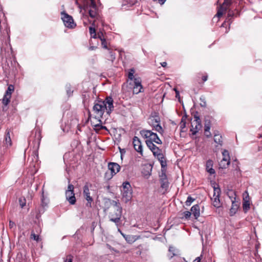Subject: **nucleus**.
<instances>
[{
  "mask_svg": "<svg viewBox=\"0 0 262 262\" xmlns=\"http://www.w3.org/2000/svg\"><path fill=\"white\" fill-rule=\"evenodd\" d=\"M114 100L111 97H107L104 100L96 101L93 107L94 113L98 116L102 117L106 111L107 114L110 115L114 110Z\"/></svg>",
  "mask_w": 262,
  "mask_h": 262,
  "instance_id": "obj_1",
  "label": "nucleus"
},
{
  "mask_svg": "<svg viewBox=\"0 0 262 262\" xmlns=\"http://www.w3.org/2000/svg\"><path fill=\"white\" fill-rule=\"evenodd\" d=\"M108 200L113 206L108 214L109 221L114 223L117 227H119L122 222V208L119 202L114 200Z\"/></svg>",
  "mask_w": 262,
  "mask_h": 262,
  "instance_id": "obj_2",
  "label": "nucleus"
},
{
  "mask_svg": "<svg viewBox=\"0 0 262 262\" xmlns=\"http://www.w3.org/2000/svg\"><path fill=\"white\" fill-rule=\"evenodd\" d=\"M41 138V131L39 128L35 127V129L32 131L28 140L29 145L33 146V152L37 156H38L36 154L37 151L39 148Z\"/></svg>",
  "mask_w": 262,
  "mask_h": 262,
  "instance_id": "obj_3",
  "label": "nucleus"
},
{
  "mask_svg": "<svg viewBox=\"0 0 262 262\" xmlns=\"http://www.w3.org/2000/svg\"><path fill=\"white\" fill-rule=\"evenodd\" d=\"M122 200L125 203H127L132 198V187L128 182H123L121 188Z\"/></svg>",
  "mask_w": 262,
  "mask_h": 262,
  "instance_id": "obj_4",
  "label": "nucleus"
},
{
  "mask_svg": "<svg viewBox=\"0 0 262 262\" xmlns=\"http://www.w3.org/2000/svg\"><path fill=\"white\" fill-rule=\"evenodd\" d=\"M141 136L144 138H149V139L146 141H152V143L154 142L157 144H161L162 141L158 137L156 133H154L149 130H142L140 132Z\"/></svg>",
  "mask_w": 262,
  "mask_h": 262,
  "instance_id": "obj_5",
  "label": "nucleus"
},
{
  "mask_svg": "<svg viewBox=\"0 0 262 262\" xmlns=\"http://www.w3.org/2000/svg\"><path fill=\"white\" fill-rule=\"evenodd\" d=\"M74 189V185L71 184H69L68 186V189L66 191V200L71 205H74L76 202Z\"/></svg>",
  "mask_w": 262,
  "mask_h": 262,
  "instance_id": "obj_6",
  "label": "nucleus"
},
{
  "mask_svg": "<svg viewBox=\"0 0 262 262\" xmlns=\"http://www.w3.org/2000/svg\"><path fill=\"white\" fill-rule=\"evenodd\" d=\"M62 19L64 23V25L69 28H73L76 26V24L74 23L73 17L66 13L65 12H61Z\"/></svg>",
  "mask_w": 262,
  "mask_h": 262,
  "instance_id": "obj_7",
  "label": "nucleus"
},
{
  "mask_svg": "<svg viewBox=\"0 0 262 262\" xmlns=\"http://www.w3.org/2000/svg\"><path fill=\"white\" fill-rule=\"evenodd\" d=\"M221 194V189L219 187H214V193L213 197L211 198L212 204L215 207H219L221 205L220 196Z\"/></svg>",
  "mask_w": 262,
  "mask_h": 262,
  "instance_id": "obj_8",
  "label": "nucleus"
},
{
  "mask_svg": "<svg viewBox=\"0 0 262 262\" xmlns=\"http://www.w3.org/2000/svg\"><path fill=\"white\" fill-rule=\"evenodd\" d=\"M231 4V0H225L223 4L221 5L219 8L216 15L219 17L222 16L223 13L227 10Z\"/></svg>",
  "mask_w": 262,
  "mask_h": 262,
  "instance_id": "obj_9",
  "label": "nucleus"
},
{
  "mask_svg": "<svg viewBox=\"0 0 262 262\" xmlns=\"http://www.w3.org/2000/svg\"><path fill=\"white\" fill-rule=\"evenodd\" d=\"M194 118L195 119L191 122L192 128L190 129L193 135L196 134L202 127L200 118L195 116Z\"/></svg>",
  "mask_w": 262,
  "mask_h": 262,
  "instance_id": "obj_10",
  "label": "nucleus"
},
{
  "mask_svg": "<svg viewBox=\"0 0 262 262\" xmlns=\"http://www.w3.org/2000/svg\"><path fill=\"white\" fill-rule=\"evenodd\" d=\"M228 195L232 201V206L230 209V214L231 216H233L237 212L239 206V203L238 201H235V197L229 195V193Z\"/></svg>",
  "mask_w": 262,
  "mask_h": 262,
  "instance_id": "obj_11",
  "label": "nucleus"
},
{
  "mask_svg": "<svg viewBox=\"0 0 262 262\" xmlns=\"http://www.w3.org/2000/svg\"><path fill=\"white\" fill-rule=\"evenodd\" d=\"M159 177L161 187L165 190H167L169 187V182L166 175V172H164L163 171L162 173H160Z\"/></svg>",
  "mask_w": 262,
  "mask_h": 262,
  "instance_id": "obj_12",
  "label": "nucleus"
},
{
  "mask_svg": "<svg viewBox=\"0 0 262 262\" xmlns=\"http://www.w3.org/2000/svg\"><path fill=\"white\" fill-rule=\"evenodd\" d=\"M134 147L135 149L140 153L141 155H143V150H142V146L141 144V142L140 140L136 136H135L133 138V141Z\"/></svg>",
  "mask_w": 262,
  "mask_h": 262,
  "instance_id": "obj_13",
  "label": "nucleus"
},
{
  "mask_svg": "<svg viewBox=\"0 0 262 262\" xmlns=\"http://www.w3.org/2000/svg\"><path fill=\"white\" fill-rule=\"evenodd\" d=\"M161 122L160 117L158 114L156 112H154L151 114V116L149 118V124L151 125H155L156 124L160 123Z\"/></svg>",
  "mask_w": 262,
  "mask_h": 262,
  "instance_id": "obj_14",
  "label": "nucleus"
},
{
  "mask_svg": "<svg viewBox=\"0 0 262 262\" xmlns=\"http://www.w3.org/2000/svg\"><path fill=\"white\" fill-rule=\"evenodd\" d=\"M108 168L111 170L112 176L118 172L120 169V165L117 163L114 162L109 163Z\"/></svg>",
  "mask_w": 262,
  "mask_h": 262,
  "instance_id": "obj_15",
  "label": "nucleus"
},
{
  "mask_svg": "<svg viewBox=\"0 0 262 262\" xmlns=\"http://www.w3.org/2000/svg\"><path fill=\"white\" fill-rule=\"evenodd\" d=\"M146 144L151 150L154 156H156V154H157L158 152L161 150L154 143H152V141H146Z\"/></svg>",
  "mask_w": 262,
  "mask_h": 262,
  "instance_id": "obj_16",
  "label": "nucleus"
},
{
  "mask_svg": "<svg viewBox=\"0 0 262 262\" xmlns=\"http://www.w3.org/2000/svg\"><path fill=\"white\" fill-rule=\"evenodd\" d=\"M4 144L7 147L10 146L12 145V141L10 135V130L9 129H7L6 130Z\"/></svg>",
  "mask_w": 262,
  "mask_h": 262,
  "instance_id": "obj_17",
  "label": "nucleus"
},
{
  "mask_svg": "<svg viewBox=\"0 0 262 262\" xmlns=\"http://www.w3.org/2000/svg\"><path fill=\"white\" fill-rule=\"evenodd\" d=\"M179 253V250L178 249L172 246L169 247L168 256L170 259L172 258L173 256L178 255Z\"/></svg>",
  "mask_w": 262,
  "mask_h": 262,
  "instance_id": "obj_18",
  "label": "nucleus"
},
{
  "mask_svg": "<svg viewBox=\"0 0 262 262\" xmlns=\"http://www.w3.org/2000/svg\"><path fill=\"white\" fill-rule=\"evenodd\" d=\"M191 212L195 219H198L200 215V209L199 205H194L191 208Z\"/></svg>",
  "mask_w": 262,
  "mask_h": 262,
  "instance_id": "obj_19",
  "label": "nucleus"
},
{
  "mask_svg": "<svg viewBox=\"0 0 262 262\" xmlns=\"http://www.w3.org/2000/svg\"><path fill=\"white\" fill-rule=\"evenodd\" d=\"M213 166V161L211 160H208L206 162V169L207 172H208L210 174H213L215 173V170L212 168Z\"/></svg>",
  "mask_w": 262,
  "mask_h": 262,
  "instance_id": "obj_20",
  "label": "nucleus"
},
{
  "mask_svg": "<svg viewBox=\"0 0 262 262\" xmlns=\"http://www.w3.org/2000/svg\"><path fill=\"white\" fill-rule=\"evenodd\" d=\"M11 98V96L4 94V96L2 99V103L4 105V106L3 107V110L5 109V107H6L10 103Z\"/></svg>",
  "mask_w": 262,
  "mask_h": 262,
  "instance_id": "obj_21",
  "label": "nucleus"
},
{
  "mask_svg": "<svg viewBox=\"0 0 262 262\" xmlns=\"http://www.w3.org/2000/svg\"><path fill=\"white\" fill-rule=\"evenodd\" d=\"M83 196L85 200L87 201L86 206L88 207H92V203L93 201V198L90 196V193L83 194Z\"/></svg>",
  "mask_w": 262,
  "mask_h": 262,
  "instance_id": "obj_22",
  "label": "nucleus"
},
{
  "mask_svg": "<svg viewBox=\"0 0 262 262\" xmlns=\"http://www.w3.org/2000/svg\"><path fill=\"white\" fill-rule=\"evenodd\" d=\"M92 186V184L89 182H86L83 187V194H86V195L90 192V188Z\"/></svg>",
  "mask_w": 262,
  "mask_h": 262,
  "instance_id": "obj_23",
  "label": "nucleus"
},
{
  "mask_svg": "<svg viewBox=\"0 0 262 262\" xmlns=\"http://www.w3.org/2000/svg\"><path fill=\"white\" fill-rule=\"evenodd\" d=\"M49 202V199L45 197L43 192H42L41 198V206L44 208L45 207L47 206Z\"/></svg>",
  "mask_w": 262,
  "mask_h": 262,
  "instance_id": "obj_24",
  "label": "nucleus"
},
{
  "mask_svg": "<svg viewBox=\"0 0 262 262\" xmlns=\"http://www.w3.org/2000/svg\"><path fill=\"white\" fill-rule=\"evenodd\" d=\"M230 163V161H227L225 160V159H222V160L221 161L219 165L220 167L221 168H226L228 167Z\"/></svg>",
  "mask_w": 262,
  "mask_h": 262,
  "instance_id": "obj_25",
  "label": "nucleus"
},
{
  "mask_svg": "<svg viewBox=\"0 0 262 262\" xmlns=\"http://www.w3.org/2000/svg\"><path fill=\"white\" fill-rule=\"evenodd\" d=\"M151 126L153 127V129L155 130L156 131L158 132L161 134H162L164 132V130L163 129L160 123L156 124L155 125Z\"/></svg>",
  "mask_w": 262,
  "mask_h": 262,
  "instance_id": "obj_26",
  "label": "nucleus"
},
{
  "mask_svg": "<svg viewBox=\"0 0 262 262\" xmlns=\"http://www.w3.org/2000/svg\"><path fill=\"white\" fill-rule=\"evenodd\" d=\"M214 141L215 143L222 145V137L220 134H215L214 136Z\"/></svg>",
  "mask_w": 262,
  "mask_h": 262,
  "instance_id": "obj_27",
  "label": "nucleus"
},
{
  "mask_svg": "<svg viewBox=\"0 0 262 262\" xmlns=\"http://www.w3.org/2000/svg\"><path fill=\"white\" fill-rule=\"evenodd\" d=\"M14 86L12 84H10L8 86V89H7V91H6L5 94L6 95H9V96H11V94L13 93V92L14 91Z\"/></svg>",
  "mask_w": 262,
  "mask_h": 262,
  "instance_id": "obj_28",
  "label": "nucleus"
},
{
  "mask_svg": "<svg viewBox=\"0 0 262 262\" xmlns=\"http://www.w3.org/2000/svg\"><path fill=\"white\" fill-rule=\"evenodd\" d=\"M66 90L67 94L69 97L72 95L73 91L71 89V85L70 84L68 83L66 85Z\"/></svg>",
  "mask_w": 262,
  "mask_h": 262,
  "instance_id": "obj_29",
  "label": "nucleus"
},
{
  "mask_svg": "<svg viewBox=\"0 0 262 262\" xmlns=\"http://www.w3.org/2000/svg\"><path fill=\"white\" fill-rule=\"evenodd\" d=\"M222 155L223 156V159H225L226 161H230L229 153L227 150L224 149L222 152Z\"/></svg>",
  "mask_w": 262,
  "mask_h": 262,
  "instance_id": "obj_30",
  "label": "nucleus"
},
{
  "mask_svg": "<svg viewBox=\"0 0 262 262\" xmlns=\"http://www.w3.org/2000/svg\"><path fill=\"white\" fill-rule=\"evenodd\" d=\"M134 85L133 86L142 87L141 84V79L140 77H137L134 80Z\"/></svg>",
  "mask_w": 262,
  "mask_h": 262,
  "instance_id": "obj_31",
  "label": "nucleus"
},
{
  "mask_svg": "<svg viewBox=\"0 0 262 262\" xmlns=\"http://www.w3.org/2000/svg\"><path fill=\"white\" fill-rule=\"evenodd\" d=\"M135 72V70L134 68L130 69L129 70V72L128 73V78L131 80H134V79H136V78L134 77V73Z\"/></svg>",
  "mask_w": 262,
  "mask_h": 262,
  "instance_id": "obj_32",
  "label": "nucleus"
},
{
  "mask_svg": "<svg viewBox=\"0 0 262 262\" xmlns=\"http://www.w3.org/2000/svg\"><path fill=\"white\" fill-rule=\"evenodd\" d=\"M243 208L245 212H246L250 209L249 201H245L243 203Z\"/></svg>",
  "mask_w": 262,
  "mask_h": 262,
  "instance_id": "obj_33",
  "label": "nucleus"
},
{
  "mask_svg": "<svg viewBox=\"0 0 262 262\" xmlns=\"http://www.w3.org/2000/svg\"><path fill=\"white\" fill-rule=\"evenodd\" d=\"M89 31L91 35V36L94 38H97V34L96 33V30L94 28L92 27H89Z\"/></svg>",
  "mask_w": 262,
  "mask_h": 262,
  "instance_id": "obj_34",
  "label": "nucleus"
},
{
  "mask_svg": "<svg viewBox=\"0 0 262 262\" xmlns=\"http://www.w3.org/2000/svg\"><path fill=\"white\" fill-rule=\"evenodd\" d=\"M116 58V55L114 51H110L109 52V57L108 59L113 62Z\"/></svg>",
  "mask_w": 262,
  "mask_h": 262,
  "instance_id": "obj_35",
  "label": "nucleus"
},
{
  "mask_svg": "<svg viewBox=\"0 0 262 262\" xmlns=\"http://www.w3.org/2000/svg\"><path fill=\"white\" fill-rule=\"evenodd\" d=\"M88 5L89 6L90 9H96L97 8V6L94 0H89Z\"/></svg>",
  "mask_w": 262,
  "mask_h": 262,
  "instance_id": "obj_36",
  "label": "nucleus"
},
{
  "mask_svg": "<svg viewBox=\"0 0 262 262\" xmlns=\"http://www.w3.org/2000/svg\"><path fill=\"white\" fill-rule=\"evenodd\" d=\"M160 164L161 165V173H162L163 170L164 172H166V166L167 165L166 161L165 160H161V161L160 162Z\"/></svg>",
  "mask_w": 262,
  "mask_h": 262,
  "instance_id": "obj_37",
  "label": "nucleus"
},
{
  "mask_svg": "<svg viewBox=\"0 0 262 262\" xmlns=\"http://www.w3.org/2000/svg\"><path fill=\"white\" fill-rule=\"evenodd\" d=\"M19 203L21 208H23L26 204V200L24 197H21L19 199Z\"/></svg>",
  "mask_w": 262,
  "mask_h": 262,
  "instance_id": "obj_38",
  "label": "nucleus"
},
{
  "mask_svg": "<svg viewBox=\"0 0 262 262\" xmlns=\"http://www.w3.org/2000/svg\"><path fill=\"white\" fill-rule=\"evenodd\" d=\"M89 13L91 17L95 18L96 16V9H90L89 10Z\"/></svg>",
  "mask_w": 262,
  "mask_h": 262,
  "instance_id": "obj_39",
  "label": "nucleus"
},
{
  "mask_svg": "<svg viewBox=\"0 0 262 262\" xmlns=\"http://www.w3.org/2000/svg\"><path fill=\"white\" fill-rule=\"evenodd\" d=\"M200 100L201 101V102L200 103L201 106L205 107L206 106L205 97L204 96H202L200 97Z\"/></svg>",
  "mask_w": 262,
  "mask_h": 262,
  "instance_id": "obj_40",
  "label": "nucleus"
},
{
  "mask_svg": "<svg viewBox=\"0 0 262 262\" xmlns=\"http://www.w3.org/2000/svg\"><path fill=\"white\" fill-rule=\"evenodd\" d=\"M157 157V158L158 159L160 162L161 161V160H165L164 157L163 155V154L161 153V150H160L159 152H157V154H156V156Z\"/></svg>",
  "mask_w": 262,
  "mask_h": 262,
  "instance_id": "obj_41",
  "label": "nucleus"
},
{
  "mask_svg": "<svg viewBox=\"0 0 262 262\" xmlns=\"http://www.w3.org/2000/svg\"><path fill=\"white\" fill-rule=\"evenodd\" d=\"M210 129V125L209 124H205V133H206V136L207 137H209L210 135V133L209 132Z\"/></svg>",
  "mask_w": 262,
  "mask_h": 262,
  "instance_id": "obj_42",
  "label": "nucleus"
},
{
  "mask_svg": "<svg viewBox=\"0 0 262 262\" xmlns=\"http://www.w3.org/2000/svg\"><path fill=\"white\" fill-rule=\"evenodd\" d=\"M143 89V87H136L133 86V93L138 94L139 93L142 92V90Z\"/></svg>",
  "mask_w": 262,
  "mask_h": 262,
  "instance_id": "obj_43",
  "label": "nucleus"
},
{
  "mask_svg": "<svg viewBox=\"0 0 262 262\" xmlns=\"http://www.w3.org/2000/svg\"><path fill=\"white\" fill-rule=\"evenodd\" d=\"M31 238L33 239L36 242H39L40 241V238L38 235H36L34 232H32L31 234Z\"/></svg>",
  "mask_w": 262,
  "mask_h": 262,
  "instance_id": "obj_44",
  "label": "nucleus"
},
{
  "mask_svg": "<svg viewBox=\"0 0 262 262\" xmlns=\"http://www.w3.org/2000/svg\"><path fill=\"white\" fill-rule=\"evenodd\" d=\"M194 200V199H193L191 196H189L187 198L186 201L185 202L186 205L190 206Z\"/></svg>",
  "mask_w": 262,
  "mask_h": 262,
  "instance_id": "obj_45",
  "label": "nucleus"
},
{
  "mask_svg": "<svg viewBox=\"0 0 262 262\" xmlns=\"http://www.w3.org/2000/svg\"><path fill=\"white\" fill-rule=\"evenodd\" d=\"M126 241L128 243H132L135 241V239L132 235H128L127 236H126Z\"/></svg>",
  "mask_w": 262,
  "mask_h": 262,
  "instance_id": "obj_46",
  "label": "nucleus"
},
{
  "mask_svg": "<svg viewBox=\"0 0 262 262\" xmlns=\"http://www.w3.org/2000/svg\"><path fill=\"white\" fill-rule=\"evenodd\" d=\"M101 45H102V47L105 49H107V42H106V39L105 38H103V39H101Z\"/></svg>",
  "mask_w": 262,
  "mask_h": 262,
  "instance_id": "obj_47",
  "label": "nucleus"
},
{
  "mask_svg": "<svg viewBox=\"0 0 262 262\" xmlns=\"http://www.w3.org/2000/svg\"><path fill=\"white\" fill-rule=\"evenodd\" d=\"M250 198L249 194L247 192V191H245V193H244V198H243V202H245L246 201H249Z\"/></svg>",
  "mask_w": 262,
  "mask_h": 262,
  "instance_id": "obj_48",
  "label": "nucleus"
},
{
  "mask_svg": "<svg viewBox=\"0 0 262 262\" xmlns=\"http://www.w3.org/2000/svg\"><path fill=\"white\" fill-rule=\"evenodd\" d=\"M73 257L72 255H68L66 259L64 260V262H73Z\"/></svg>",
  "mask_w": 262,
  "mask_h": 262,
  "instance_id": "obj_49",
  "label": "nucleus"
},
{
  "mask_svg": "<svg viewBox=\"0 0 262 262\" xmlns=\"http://www.w3.org/2000/svg\"><path fill=\"white\" fill-rule=\"evenodd\" d=\"M97 37L99 38L100 40H101V39H103V38H104V37L103 33H102V32H101V31L99 32L98 33V34H97Z\"/></svg>",
  "mask_w": 262,
  "mask_h": 262,
  "instance_id": "obj_50",
  "label": "nucleus"
},
{
  "mask_svg": "<svg viewBox=\"0 0 262 262\" xmlns=\"http://www.w3.org/2000/svg\"><path fill=\"white\" fill-rule=\"evenodd\" d=\"M191 215V212L188 211H185L184 212V215L185 217L187 219H188Z\"/></svg>",
  "mask_w": 262,
  "mask_h": 262,
  "instance_id": "obj_51",
  "label": "nucleus"
},
{
  "mask_svg": "<svg viewBox=\"0 0 262 262\" xmlns=\"http://www.w3.org/2000/svg\"><path fill=\"white\" fill-rule=\"evenodd\" d=\"M174 91H176V98L178 99V100L179 102H180V95L179 94V91L176 89H174Z\"/></svg>",
  "mask_w": 262,
  "mask_h": 262,
  "instance_id": "obj_52",
  "label": "nucleus"
},
{
  "mask_svg": "<svg viewBox=\"0 0 262 262\" xmlns=\"http://www.w3.org/2000/svg\"><path fill=\"white\" fill-rule=\"evenodd\" d=\"M106 247L109 249L110 250H111V251H114L115 252H118V251H116L115 250V249L114 248H113L111 245H110L109 244H107L106 245Z\"/></svg>",
  "mask_w": 262,
  "mask_h": 262,
  "instance_id": "obj_53",
  "label": "nucleus"
},
{
  "mask_svg": "<svg viewBox=\"0 0 262 262\" xmlns=\"http://www.w3.org/2000/svg\"><path fill=\"white\" fill-rule=\"evenodd\" d=\"M186 115L185 116H183V118L181 119V127H182V126H184V127H185V122H184V117H186Z\"/></svg>",
  "mask_w": 262,
  "mask_h": 262,
  "instance_id": "obj_54",
  "label": "nucleus"
},
{
  "mask_svg": "<svg viewBox=\"0 0 262 262\" xmlns=\"http://www.w3.org/2000/svg\"><path fill=\"white\" fill-rule=\"evenodd\" d=\"M15 223L14 222L11 221H9V227L10 228H13L14 226H15Z\"/></svg>",
  "mask_w": 262,
  "mask_h": 262,
  "instance_id": "obj_55",
  "label": "nucleus"
},
{
  "mask_svg": "<svg viewBox=\"0 0 262 262\" xmlns=\"http://www.w3.org/2000/svg\"><path fill=\"white\" fill-rule=\"evenodd\" d=\"M201 256L202 255L196 257L194 260H193V262H200L201 259Z\"/></svg>",
  "mask_w": 262,
  "mask_h": 262,
  "instance_id": "obj_56",
  "label": "nucleus"
},
{
  "mask_svg": "<svg viewBox=\"0 0 262 262\" xmlns=\"http://www.w3.org/2000/svg\"><path fill=\"white\" fill-rule=\"evenodd\" d=\"M119 149H120V151L121 153V159H122V155L123 154H124L125 152V150L124 149H121L120 148H119Z\"/></svg>",
  "mask_w": 262,
  "mask_h": 262,
  "instance_id": "obj_57",
  "label": "nucleus"
},
{
  "mask_svg": "<svg viewBox=\"0 0 262 262\" xmlns=\"http://www.w3.org/2000/svg\"><path fill=\"white\" fill-rule=\"evenodd\" d=\"M202 79L203 80V81H207V79H208V76L207 75H203L202 77Z\"/></svg>",
  "mask_w": 262,
  "mask_h": 262,
  "instance_id": "obj_58",
  "label": "nucleus"
},
{
  "mask_svg": "<svg viewBox=\"0 0 262 262\" xmlns=\"http://www.w3.org/2000/svg\"><path fill=\"white\" fill-rule=\"evenodd\" d=\"M161 65L163 67H166V66H167V62H161Z\"/></svg>",
  "mask_w": 262,
  "mask_h": 262,
  "instance_id": "obj_59",
  "label": "nucleus"
},
{
  "mask_svg": "<svg viewBox=\"0 0 262 262\" xmlns=\"http://www.w3.org/2000/svg\"><path fill=\"white\" fill-rule=\"evenodd\" d=\"M135 3H136V0H133V1H130L129 2V4L130 5H133L135 4Z\"/></svg>",
  "mask_w": 262,
  "mask_h": 262,
  "instance_id": "obj_60",
  "label": "nucleus"
},
{
  "mask_svg": "<svg viewBox=\"0 0 262 262\" xmlns=\"http://www.w3.org/2000/svg\"><path fill=\"white\" fill-rule=\"evenodd\" d=\"M166 0H159V3L161 5H163L164 4V3L166 2Z\"/></svg>",
  "mask_w": 262,
  "mask_h": 262,
  "instance_id": "obj_61",
  "label": "nucleus"
},
{
  "mask_svg": "<svg viewBox=\"0 0 262 262\" xmlns=\"http://www.w3.org/2000/svg\"><path fill=\"white\" fill-rule=\"evenodd\" d=\"M233 15V13L232 12H231L230 11H229V13L228 14V16L229 17H232Z\"/></svg>",
  "mask_w": 262,
  "mask_h": 262,
  "instance_id": "obj_62",
  "label": "nucleus"
},
{
  "mask_svg": "<svg viewBox=\"0 0 262 262\" xmlns=\"http://www.w3.org/2000/svg\"><path fill=\"white\" fill-rule=\"evenodd\" d=\"M96 48V47H94V46H91L89 47V49L90 50H94V49H95Z\"/></svg>",
  "mask_w": 262,
  "mask_h": 262,
  "instance_id": "obj_63",
  "label": "nucleus"
},
{
  "mask_svg": "<svg viewBox=\"0 0 262 262\" xmlns=\"http://www.w3.org/2000/svg\"><path fill=\"white\" fill-rule=\"evenodd\" d=\"M100 129L107 130L106 127L103 125H100Z\"/></svg>",
  "mask_w": 262,
  "mask_h": 262,
  "instance_id": "obj_64",
  "label": "nucleus"
}]
</instances>
